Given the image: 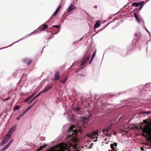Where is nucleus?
Instances as JSON below:
<instances>
[{
	"label": "nucleus",
	"instance_id": "f257e3e1",
	"mask_svg": "<svg viewBox=\"0 0 151 151\" xmlns=\"http://www.w3.org/2000/svg\"><path fill=\"white\" fill-rule=\"evenodd\" d=\"M143 123L147 124L144 126V128L142 127V136H144L145 134L149 132L150 130H151V120L149 121L147 119L143 120V123L142 122V125Z\"/></svg>",
	"mask_w": 151,
	"mask_h": 151
},
{
	"label": "nucleus",
	"instance_id": "f03ea898",
	"mask_svg": "<svg viewBox=\"0 0 151 151\" xmlns=\"http://www.w3.org/2000/svg\"><path fill=\"white\" fill-rule=\"evenodd\" d=\"M96 135L99 136L98 131L88 133L87 134V137L90 138L92 140L95 141H97V139L98 138Z\"/></svg>",
	"mask_w": 151,
	"mask_h": 151
},
{
	"label": "nucleus",
	"instance_id": "7ed1b4c3",
	"mask_svg": "<svg viewBox=\"0 0 151 151\" xmlns=\"http://www.w3.org/2000/svg\"><path fill=\"white\" fill-rule=\"evenodd\" d=\"M16 127V126H14L10 129L8 133L6 135V137H7L8 139H9L11 138V135L12 133L15 131Z\"/></svg>",
	"mask_w": 151,
	"mask_h": 151
},
{
	"label": "nucleus",
	"instance_id": "20e7f679",
	"mask_svg": "<svg viewBox=\"0 0 151 151\" xmlns=\"http://www.w3.org/2000/svg\"><path fill=\"white\" fill-rule=\"evenodd\" d=\"M149 132H147V134H145L143 136L145 137L147 140L150 142L151 145V130H150Z\"/></svg>",
	"mask_w": 151,
	"mask_h": 151
},
{
	"label": "nucleus",
	"instance_id": "39448f33",
	"mask_svg": "<svg viewBox=\"0 0 151 151\" xmlns=\"http://www.w3.org/2000/svg\"><path fill=\"white\" fill-rule=\"evenodd\" d=\"M34 93L32 95L29 97L25 99L26 101L27 102V103L30 104L35 99L34 98Z\"/></svg>",
	"mask_w": 151,
	"mask_h": 151
},
{
	"label": "nucleus",
	"instance_id": "423d86ee",
	"mask_svg": "<svg viewBox=\"0 0 151 151\" xmlns=\"http://www.w3.org/2000/svg\"><path fill=\"white\" fill-rule=\"evenodd\" d=\"M81 122H82L84 124H86L89 121V119L88 118V117H83L81 119Z\"/></svg>",
	"mask_w": 151,
	"mask_h": 151
},
{
	"label": "nucleus",
	"instance_id": "0eeeda50",
	"mask_svg": "<svg viewBox=\"0 0 151 151\" xmlns=\"http://www.w3.org/2000/svg\"><path fill=\"white\" fill-rule=\"evenodd\" d=\"M76 9V7L73 4H71L69 6L67 10L68 12H70L72 10Z\"/></svg>",
	"mask_w": 151,
	"mask_h": 151
},
{
	"label": "nucleus",
	"instance_id": "6e6552de",
	"mask_svg": "<svg viewBox=\"0 0 151 151\" xmlns=\"http://www.w3.org/2000/svg\"><path fill=\"white\" fill-rule=\"evenodd\" d=\"M139 5H141L140 9H142V2H140L139 3L134 2L132 4V6L137 7L139 6Z\"/></svg>",
	"mask_w": 151,
	"mask_h": 151
},
{
	"label": "nucleus",
	"instance_id": "1a4fd4ad",
	"mask_svg": "<svg viewBox=\"0 0 151 151\" xmlns=\"http://www.w3.org/2000/svg\"><path fill=\"white\" fill-rule=\"evenodd\" d=\"M59 73L58 71H57L56 73H55V78L54 79H52V81L56 80L59 79Z\"/></svg>",
	"mask_w": 151,
	"mask_h": 151
},
{
	"label": "nucleus",
	"instance_id": "9d476101",
	"mask_svg": "<svg viewBox=\"0 0 151 151\" xmlns=\"http://www.w3.org/2000/svg\"><path fill=\"white\" fill-rule=\"evenodd\" d=\"M9 139H8L7 137H6V136H5V137L4 138V139L2 141V142H1L0 144V146H1L4 144H5L6 142H7L8 141V140Z\"/></svg>",
	"mask_w": 151,
	"mask_h": 151
},
{
	"label": "nucleus",
	"instance_id": "9b49d317",
	"mask_svg": "<svg viewBox=\"0 0 151 151\" xmlns=\"http://www.w3.org/2000/svg\"><path fill=\"white\" fill-rule=\"evenodd\" d=\"M51 88V87L50 86H49L46 87L45 89L43 91H42V93H45L49 91Z\"/></svg>",
	"mask_w": 151,
	"mask_h": 151
},
{
	"label": "nucleus",
	"instance_id": "f8f14e48",
	"mask_svg": "<svg viewBox=\"0 0 151 151\" xmlns=\"http://www.w3.org/2000/svg\"><path fill=\"white\" fill-rule=\"evenodd\" d=\"M135 17L136 19L137 20V22L139 23H140L141 22V19L139 18L137 16V14L136 13H134V14Z\"/></svg>",
	"mask_w": 151,
	"mask_h": 151
},
{
	"label": "nucleus",
	"instance_id": "ddd939ff",
	"mask_svg": "<svg viewBox=\"0 0 151 151\" xmlns=\"http://www.w3.org/2000/svg\"><path fill=\"white\" fill-rule=\"evenodd\" d=\"M24 62L28 65H29L31 63L32 61L30 59H26L24 60Z\"/></svg>",
	"mask_w": 151,
	"mask_h": 151
},
{
	"label": "nucleus",
	"instance_id": "4468645a",
	"mask_svg": "<svg viewBox=\"0 0 151 151\" xmlns=\"http://www.w3.org/2000/svg\"><path fill=\"white\" fill-rule=\"evenodd\" d=\"M111 126H109L108 128H107L106 129H104L103 130V133L104 134H105V132H109L110 130H111Z\"/></svg>",
	"mask_w": 151,
	"mask_h": 151
},
{
	"label": "nucleus",
	"instance_id": "2eb2a0df",
	"mask_svg": "<svg viewBox=\"0 0 151 151\" xmlns=\"http://www.w3.org/2000/svg\"><path fill=\"white\" fill-rule=\"evenodd\" d=\"M100 25V23L99 21H97L95 24L94 28H96L99 27Z\"/></svg>",
	"mask_w": 151,
	"mask_h": 151
},
{
	"label": "nucleus",
	"instance_id": "dca6fc26",
	"mask_svg": "<svg viewBox=\"0 0 151 151\" xmlns=\"http://www.w3.org/2000/svg\"><path fill=\"white\" fill-rule=\"evenodd\" d=\"M135 128L137 129H142V124H137V125L135 126Z\"/></svg>",
	"mask_w": 151,
	"mask_h": 151
},
{
	"label": "nucleus",
	"instance_id": "f3484780",
	"mask_svg": "<svg viewBox=\"0 0 151 151\" xmlns=\"http://www.w3.org/2000/svg\"><path fill=\"white\" fill-rule=\"evenodd\" d=\"M145 86L146 88L151 90V83L146 84Z\"/></svg>",
	"mask_w": 151,
	"mask_h": 151
},
{
	"label": "nucleus",
	"instance_id": "a211bd4d",
	"mask_svg": "<svg viewBox=\"0 0 151 151\" xmlns=\"http://www.w3.org/2000/svg\"><path fill=\"white\" fill-rule=\"evenodd\" d=\"M67 77L66 76L64 78V80H63V79L61 80V82L63 84L65 83L66 82L67 80Z\"/></svg>",
	"mask_w": 151,
	"mask_h": 151
},
{
	"label": "nucleus",
	"instance_id": "6ab92c4d",
	"mask_svg": "<svg viewBox=\"0 0 151 151\" xmlns=\"http://www.w3.org/2000/svg\"><path fill=\"white\" fill-rule=\"evenodd\" d=\"M10 146L7 144V145H6L5 146V147H4L3 148H2L1 150V151H4V150H5L7 149L9 147V146Z\"/></svg>",
	"mask_w": 151,
	"mask_h": 151
},
{
	"label": "nucleus",
	"instance_id": "aec40b11",
	"mask_svg": "<svg viewBox=\"0 0 151 151\" xmlns=\"http://www.w3.org/2000/svg\"><path fill=\"white\" fill-rule=\"evenodd\" d=\"M89 58H90V57H89L88 58H87V59H86V62H84L82 63H81V64H80V65L81 66H83V65H84L86 64V63L89 60Z\"/></svg>",
	"mask_w": 151,
	"mask_h": 151
},
{
	"label": "nucleus",
	"instance_id": "412c9836",
	"mask_svg": "<svg viewBox=\"0 0 151 151\" xmlns=\"http://www.w3.org/2000/svg\"><path fill=\"white\" fill-rule=\"evenodd\" d=\"M19 106L17 105L14 106L13 110L14 111H15L18 110L19 109Z\"/></svg>",
	"mask_w": 151,
	"mask_h": 151
},
{
	"label": "nucleus",
	"instance_id": "4be33fe9",
	"mask_svg": "<svg viewBox=\"0 0 151 151\" xmlns=\"http://www.w3.org/2000/svg\"><path fill=\"white\" fill-rule=\"evenodd\" d=\"M47 25L46 24H44L43 25V27L42 28V29L44 30L45 29H47Z\"/></svg>",
	"mask_w": 151,
	"mask_h": 151
},
{
	"label": "nucleus",
	"instance_id": "5701e85b",
	"mask_svg": "<svg viewBox=\"0 0 151 151\" xmlns=\"http://www.w3.org/2000/svg\"><path fill=\"white\" fill-rule=\"evenodd\" d=\"M42 91H41V92H40L36 96H35L34 97V99H36V98L38 96H40L42 93Z\"/></svg>",
	"mask_w": 151,
	"mask_h": 151
},
{
	"label": "nucleus",
	"instance_id": "b1692460",
	"mask_svg": "<svg viewBox=\"0 0 151 151\" xmlns=\"http://www.w3.org/2000/svg\"><path fill=\"white\" fill-rule=\"evenodd\" d=\"M80 109H81V108L80 107H76V108H74L73 109V110L76 111H79L80 110Z\"/></svg>",
	"mask_w": 151,
	"mask_h": 151
},
{
	"label": "nucleus",
	"instance_id": "393cba45",
	"mask_svg": "<svg viewBox=\"0 0 151 151\" xmlns=\"http://www.w3.org/2000/svg\"><path fill=\"white\" fill-rule=\"evenodd\" d=\"M45 146H40L39 148L36 151H39L40 150H41L42 148L44 147H45Z\"/></svg>",
	"mask_w": 151,
	"mask_h": 151
},
{
	"label": "nucleus",
	"instance_id": "a878e982",
	"mask_svg": "<svg viewBox=\"0 0 151 151\" xmlns=\"http://www.w3.org/2000/svg\"><path fill=\"white\" fill-rule=\"evenodd\" d=\"M142 114H150V113L149 112H145V111H142Z\"/></svg>",
	"mask_w": 151,
	"mask_h": 151
},
{
	"label": "nucleus",
	"instance_id": "bb28decb",
	"mask_svg": "<svg viewBox=\"0 0 151 151\" xmlns=\"http://www.w3.org/2000/svg\"><path fill=\"white\" fill-rule=\"evenodd\" d=\"M38 100H37L32 105L30 106H31V108H32V107L37 102Z\"/></svg>",
	"mask_w": 151,
	"mask_h": 151
},
{
	"label": "nucleus",
	"instance_id": "cd10ccee",
	"mask_svg": "<svg viewBox=\"0 0 151 151\" xmlns=\"http://www.w3.org/2000/svg\"><path fill=\"white\" fill-rule=\"evenodd\" d=\"M38 100H37L32 105L30 106H31V108H32V107L37 102Z\"/></svg>",
	"mask_w": 151,
	"mask_h": 151
},
{
	"label": "nucleus",
	"instance_id": "c85d7f7f",
	"mask_svg": "<svg viewBox=\"0 0 151 151\" xmlns=\"http://www.w3.org/2000/svg\"><path fill=\"white\" fill-rule=\"evenodd\" d=\"M38 100H37L32 105L30 106H31V108H32V107L37 102Z\"/></svg>",
	"mask_w": 151,
	"mask_h": 151
},
{
	"label": "nucleus",
	"instance_id": "c756f323",
	"mask_svg": "<svg viewBox=\"0 0 151 151\" xmlns=\"http://www.w3.org/2000/svg\"><path fill=\"white\" fill-rule=\"evenodd\" d=\"M58 11L56 10L55 11V12H54V13H53V15L54 16H55L57 14L58 12Z\"/></svg>",
	"mask_w": 151,
	"mask_h": 151
},
{
	"label": "nucleus",
	"instance_id": "7c9ffc66",
	"mask_svg": "<svg viewBox=\"0 0 151 151\" xmlns=\"http://www.w3.org/2000/svg\"><path fill=\"white\" fill-rule=\"evenodd\" d=\"M52 27H56L57 28H58L59 27V26L58 25H53Z\"/></svg>",
	"mask_w": 151,
	"mask_h": 151
},
{
	"label": "nucleus",
	"instance_id": "2f4dec72",
	"mask_svg": "<svg viewBox=\"0 0 151 151\" xmlns=\"http://www.w3.org/2000/svg\"><path fill=\"white\" fill-rule=\"evenodd\" d=\"M31 106H29L26 109L28 111L29 110H30L31 108Z\"/></svg>",
	"mask_w": 151,
	"mask_h": 151
},
{
	"label": "nucleus",
	"instance_id": "473e14b6",
	"mask_svg": "<svg viewBox=\"0 0 151 151\" xmlns=\"http://www.w3.org/2000/svg\"><path fill=\"white\" fill-rule=\"evenodd\" d=\"M28 111L26 109L25 110H24L23 112V114H24L26 113Z\"/></svg>",
	"mask_w": 151,
	"mask_h": 151
},
{
	"label": "nucleus",
	"instance_id": "72a5a7b5",
	"mask_svg": "<svg viewBox=\"0 0 151 151\" xmlns=\"http://www.w3.org/2000/svg\"><path fill=\"white\" fill-rule=\"evenodd\" d=\"M24 115V114H23V113H22V114H20V115H19V117L21 118Z\"/></svg>",
	"mask_w": 151,
	"mask_h": 151
},
{
	"label": "nucleus",
	"instance_id": "f704fd0d",
	"mask_svg": "<svg viewBox=\"0 0 151 151\" xmlns=\"http://www.w3.org/2000/svg\"><path fill=\"white\" fill-rule=\"evenodd\" d=\"M13 141V139L8 144L10 146L12 142Z\"/></svg>",
	"mask_w": 151,
	"mask_h": 151
},
{
	"label": "nucleus",
	"instance_id": "c9c22d12",
	"mask_svg": "<svg viewBox=\"0 0 151 151\" xmlns=\"http://www.w3.org/2000/svg\"><path fill=\"white\" fill-rule=\"evenodd\" d=\"M60 7H61V5H60L58 7V8L56 10H58H58L60 9Z\"/></svg>",
	"mask_w": 151,
	"mask_h": 151
},
{
	"label": "nucleus",
	"instance_id": "e433bc0d",
	"mask_svg": "<svg viewBox=\"0 0 151 151\" xmlns=\"http://www.w3.org/2000/svg\"><path fill=\"white\" fill-rule=\"evenodd\" d=\"M92 60H90V61H89V64H91V62H92Z\"/></svg>",
	"mask_w": 151,
	"mask_h": 151
},
{
	"label": "nucleus",
	"instance_id": "4c0bfd02",
	"mask_svg": "<svg viewBox=\"0 0 151 151\" xmlns=\"http://www.w3.org/2000/svg\"><path fill=\"white\" fill-rule=\"evenodd\" d=\"M20 117H19V116L17 118V119H18V120H19V119L20 118Z\"/></svg>",
	"mask_w": 151,
	"mask_h": 151
},
{
	"label": "nucleus",
	"instance_id": "58836bf2",
	"mask_svg": "<svg viewBox=\"0 0 151 151\" xmlns=\"http://www.w3.org/2000/svg\"><path fill=\"white\" fill-rule=\"evenodd\" d=\"M113 134L114 135H115L116 134V132H113Z\"/></svg>",
	"mask_w": 151,
	"mask_h": 151
},
{
	"label": "nucleus",
	"instance_id": "ea45409f",
	"mask_svg": "<svg viewBox=\"0 0 151 151\" xmlns=\"http://www.w3.org/2000/svg\"><path fill=\"white\" fill-rule=\"evenodd\" d=\"M144 3V1H142V7L143 5V4Z\"/></svg>",
	"mask_w": 151,
	"mask_h": 151
},
{
	"label": "nucleus",
	"instance_id": "a19ab883",
	"mask_svg": "<svg viewBox=\"0 0 151 151\" xmlns=\"http://www.w3.org/2000/svg\"><path fill=\"white\" fill-rule=\"evenodd\" d=\"M22 39H20V40H18V41H17L16 42H14V43H15V42H18V41H19V40H22ZM13 43H12V44H13Z\"/></svg>",
	"mask_w": 151,
	"mask_h": 151
},
{
	"label": "nucleus",
	"instance_id": "79ce46f5",
	"mask_svg": "<svg viewBox=\"0 0 151 151\" xmlns=\"http://www.w3.org/2000/svg\"><path fill=\"white\" fill-rule=\"evenodd\" d=\"M96 55H95L94 54H93L92 57H94Z\"/></svg>",
	"mask_w": 151,
	"mask_h": 151
},
{
	"label": "nucleus",
	"instance_id": "37998d69",
	"mask_svg": "<svg viewBox=\"0 0 151 151\" xmlns=\"http://www.w3.org/2000/svg\"><path fill=\"white\" fill-rule=\"evenodd\" d=\"M94 58V57H93L92 56L91 60H93V59Z\"/></svg>",
	"mask_w": 151,
	"mask_h": 151
},
{
	"label": "nucleus",
	"instance_id": "c03bdc74",
	"mask_svg": "<svg viewBox=\"0 0 151 151\" xmlns=\"http://www.w3.org/2000/svg\"><path fill=\"white\" fill-rule=\"evenodd\" d=\"M96 51H95L93 54H94L95 55H96Z\"/></svg>",
	"mask_w": 151,
	"mask_h": 151
},
{
	"label": "nucleus",
	"instance_id": "a18cd8bd",
	"mask_svg": "<svg viewBox=\"0 0 151 151\" xmlns=\"http://www.w3.org/2000/svg\"><path fill=\"white\" fill-rule=\"evenodd\" d=\"M143 147L144 148V147H142V151L144 150V149L143 148Z\"/></svg>",
	"mask_w": 151,
	"mask_h": 151
},
{
	"label": "nucleus",
	"instance_id": "49530a36",
	"mask_svg": "<svg viewBox=\"0 0 151 151\" xmlns=\"http://www.w3.org/2000/svg\"><path fill=\"white\" fill-rule=\"evenodd\" d=\"M111 134H110L109 135V137H110L111 136Z\"/></svg>",
	"mask_w": 151,
	"mask_h": 151
},
{
	"label": "nucleus",
	"instance_id": "de8ad7c7",
	"mask_svg": "<svg viewBox=\"0 0 151 151\" xmlns=\"http://www.w3.org/2000/svg\"><path fill=\"white\" fill-rule=\"evenodd\" d=\"M135 35L136 36H137V33H136Z\"/></svg>",
	"mask_w": 151,
	"mask_h": 151
},
{
	"label": "nucleus",
	"instance_id": "09e8293b",
	"mask_svg": "<svg viewBox=\"0 0 151 151\" xmlns=\"http://www.w3.org/2000/svg\"><path fill=\"white\" fill-rule=\"evenodd\" d=\"M93 143H91V145H93Z\"/></svg>",
	"mask_w": 151,
	"mask_h": 151
},
{
	"label": "nucleus",
	"instance_id": "8fccbe9b",
	"mask_svg": "<svg viewBox=\"0 0 151 151\" xmlns=\"http://www.w3.org/2000/svg\"><path fill=\"white\" fill-rule=\"evenodd\" d=\"M105 134L106 135H108V134Z\"/></svg>",
	"mask_w": 151,
	"mask_h": 151
},
{
	"label": "nucleus",
	"instance_id": "3c124183",
	"mask_svg": "<svg viewBox=\"0 0 151 151\" xmlns=\"http://www.w3.org/2000/svg\"><path fill=\"white\" fill-rule=\"evenodd\" d=\"M97 8V6H95V8Z\"/></svg>",
	"mask_w": 151,
	"mask_h": 151
},
{
	"label": "nucleus",
	"instance_id": "603ef678",
	"mask_svg": "<svg viewBox=\"0 0 151 151\" xmlns=\"http://www.w3.org/2000/svg\"><path fill=\"white\" fill-rule=\"evenodd\" d=\"M4 48H1V49H3Z\"/></svg>",
	"mask_w": 151,
	"mask_h": 151
},
{
	"label": "nucleus",
	"instance_id": "864d4df0",
	"mask_svg": "<svg viewBox=\"0 0 151 151\" xmlns=\"http://www.w3.org/2000/svg\"><path fill=\"white\" fill-rule=\"evenodd\" d=\"M140 113L141 114H142V112H140Z\"/></svg>",
	"mask_w": 151,
	"mask_h": 151
},
{
	"label": "nucleus",
	"instance_id": "5fc2aeb1",
	"mask_svg": "<svg viewBox=\"0 0 151 151\" xmlns=\"http://www.w3.org/2000/svg\"><path fill=\"white\" fill-rule=\"evenodd\" d=\"M141 149L142 150V147H140Z\"/></svg>",
	"mask_w": 151,
	"mask_h": 151
}]
</instances>
